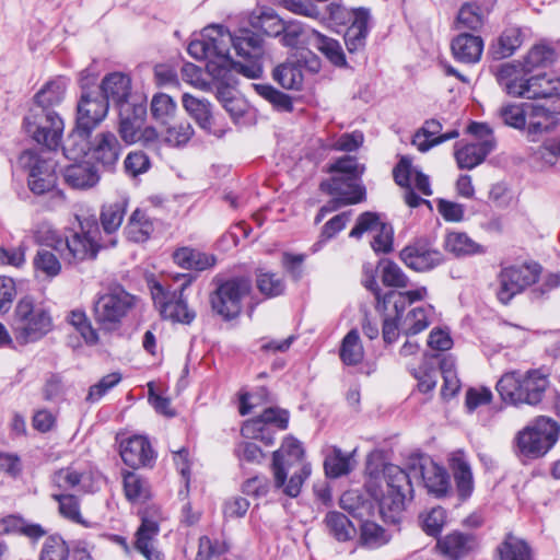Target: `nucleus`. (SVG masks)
<instances>
[{"label":"nucleus","instance_id":"16","mask_svg":"<svg viewBox=\"0 0 560 560\" xmlns=\"http://www.w3.org/2000/svg\"><path fill=\"white\" fill-rule=\"evenodd\" d=\"M320 188L334 198L320 209L316 218L317 223L326 213L335 211L341 206L359 203L365 197V188L360 180L343 178V176H332L329 180L323 182Z\"/></svg>","mask_w":560,"mask_h":560},{"label":"nucleus","instance_id":"22","mask_svg":"<svg viewBox=\"0 0 560 560\" xmlns=\"http://www.w3.org/2000/svg\"><path fill=\"white\" fill-rule=\"evenodd\" d=\"M91 159L106 171H113L121 154V145L110 131L95 136L89 148Z\"/></svg>","mask_w":560,"mask_h":560},{"label":"nucleus","instance_id":"62","mask_svg":"<svg viewBox=\"0 0 560 560\" xmlns=\"http://www.w3.org/2000/svg\"><path fill=\"white\" fill-rule=\"evenodd\" d=\"M257 288L266 296L272 298L283 293L284 282L277 273L261 271L257 275Z\"/></svg>","mask_w":560,"mask_h":560},{"label":"nucleus","instance_id":"4","mask_svg":"<svg viewBox=\"0 0 560 560\" xmlns=\"http://www.w3.org/2000/svg\"><path fill=\"white\" fill-rule=\"evenodd\" d=\"M549 385L547 372L542 369H530L503 374L497 383V390L504 401L514 406H537L542 401Z\"/></svg>","mask_w":560,"mask_h":560},{"label":"nucleus","instance_id":"8","mask_svg":"<svg viewBox=\"0 0 560 560\" xmlns=\"http://www.w3.org/2000/svg\"><path fill=\"white\" fill-rule=\"evenodd\" d=\"M230 48L233 47L242 61L231 58V67L248 79H258L262 74L264 46L259 35L249 30H241L237 34L230 33Z\"/></svg>","mask_w":560,"mask_h":560},{"label":"nucleus","instance_id":"11","mask_svg":"<svg viewBox=\"0 0 560 560\" xmlns=\"http://www.w3.org/2000/svg\"><path fill=\"white\" fill-rule=\"evenodd\" d=\"M230 32L221 25H210L203 28L201 39L188 45V54L195 59H207V63L215 60L218 63H231Z\"/></svg>","mask_w":560,"mask_h":560},{"label":"nucleus","instance_id":"2","mask_svg":"<svg viewBox=\"0 0 560 560\" xmlns=\"http://www.w3.org/2000/svg\"><path fill=\"white\" fill-rule=\"evenodd\" d=\"M38 241L70 264L93 259L101 248L107 247L96 220L92 218L80 220V231L70 237L63 238L57 231L48 229L38 235Z\"/></svg>","mask_w":560,"mask_h":560},{"label":"nucleus","instance_id":"56","mask_svg":"<svg viewBox=\"0 0 560 560\" xmlns=\"http://www.w3.org/2000/svg\"><path fill=\"white\" fill-rule=\"evenodd\" d=\"M533 159L542 167L553 166L560 160V138L546 140L534 151Z\"/></svg>","mask_w":560,"mask_h":560},{"label":"nucleus","instance_id":"64","mask_svg":"<svg viewBox=\"0 0 560 560\" xmlns=\"http://www.w3.org/2000/svg\"><path fill=\"white\" fill-rule=\"evenodd\" d=\"M85 474L74 467H66L56 471L52 476V482L60 489H72L80 486L84 480Z\"/></svg>","mask_w":560,"mask_h":560},{"label":"nucleus","instance_id":"46","mask_svg":"<svg viewBox=\"0 0 560 560\" xmlns=\"http://www.w3.org/2000/svg\"><path fill=\"white\" fill-rule=\"evenodd\" d=\"M432 311V306L428 307H415L402 317L400 313V330L407 335L412 336L421 332L429 326V312Z\"/></svg>","mask_w":560,"mask_h":560},{"label":"nucleus","instance_id":"28","mask_svg":"<svg viewBox=\"0 0 560 560\" xmlns=\"http://www.w3.org/2000/svg\"><path fill=\"white\" fill-rule=\"evenodd\" d=\"M494 139H485L464 145L456 144L455 159L459 168L471 170L481 164L494 149Z\"/></svg>","mask_w":560,"mask_h":560},{"label":"nucleus","instance_id":"52","mask_svg":"<svg viewBox=\"0 0 560 560\" xmlns=\"http://www.w3.org/2000/svg\"><path fill=\"white\" fill-rule=\"evenodd\" d=\"M523 44V32L520 27L506 28L498 39L494 54L498 58L512 56Z\"/></svg>","mask_w":560,"mask_h":560},{"label":"nucleus","instance_id":"61","mask_svg":"<svg viewBox=\"0 0 560 560\" xmlns=\"http://www.w3.org/2000/svg\"><path fill=\"white\" fill-rule=\"evenodd\" d=\"M69 548L66 541L57 536H50L44 542L39 560H68Z\"/></svg>","mask_w":560,"mask_h":560},{"label":"nucleus","instance_id":"40","mask_svg":"<svg viewBox=\"0 0 560 560\" xmlns=\"http://www.w3.org/2000/svg\"><path fill=\"white\" fill-rule=\"evenodd\" d=\"M173 258L179 267L197 271H203L215 265L214 256L189 247L177 249Z\"/></svg>","mask_w":560,"mask_h":560},{"label":"nucleus","instance_id":"5","mask_svg":"<svg viewBox=\"0 0 560 560\" xmlns=\"http://www.w3.org/2000/svg\"><path fill=\"white\" fill-rule=\"evenodd\" d=\"M109 104L96 93H82L77 105V126L62 150L68 159L85 154L91 132L105 119Z\"/></svg>","mask_w":560,"mask_h":560},{"label":"nucleus","instance_id":"35","mask_svg":"<svg viewBox=\"0 0 560 560\" xmlns=\"http://www.w3.org/2000/svg\"><path fill=\"white\" fill-rule=\"evenodd\" d=\"M159 529L156 521L143 517L141 525L137 530L136 548L148 560H163L162 555L153 547V540L159 534Z\"/></svg>","mask_w":560,"mask_h":560},{"label":"nucleus","instance_id":"3","mask_svg":"<svg viewBox=\"0 0 560 560\" xmlns=\"http://www.w3.org/2000/svg\"><path fill=\"white\" fill-rule=\"evenodd\" d=\"M273 483L284 494L296 498L304 481L311 475V466L304 458L301 443L287 438L272 456Z\"/></svg>","mask_w":560,"mask_h":560},{"label":"nucleus","instance_id":"31","mask_svg":"<svg viewBox=\"0 0 560 560\" xmlns=\"http://www.w3.org/2000/svg\"><path fill=\"white\" fill-rule=\"evenodd\" d=\"M442 130V125L435 119L427 120L423 127L416 132L412 139V144L421 152H427L432 147L441 144L445 141L455 139L459 136L457 130H452L438 136Z\"/></svg>","mask_w":560,"mask_h":560},{"label":"nucleus","instance_id":"59","mask_svg":"<svg viewBox=\"0 0 560 560\" xmlns=\"http://www.w3.org/2000/svg\"><path fill=\"white\" fill-rule=\"evenodd\" d=\"M194 136V128L188 121L168 126L164 131V141L173 147L185 145Z\"/></svg>","mask_w":560,"mask_h":560},{"label":"nucleus","instance_id":"21","mask_svg":"<svg viewBox=\"0 0 560 560\" xmlns=\"http://www.w3.org/2000/svg\"><path fill=\"white\" fill-rule=\"evenodd\" d=\"M413 477H420L428 491L440 498L450 490V477L446 470L429 457L418 458L411 466Z\"/></svg>","mask_w":560,"mask_h":560},{"label":"nucleus","instance_id":"7","mask_svg":"<svg viewBox=\"0 0 560 560\" xmlns=\"http://www.w3.org/2000/svg\"><path fill=\"white\" fill-rule=\"evenodd\" d=\"M135 305V296L120 287L100 294L93 304V317L101 329L116 330Z\"/></svg>","mask_w":560,"mask_h":560},{"label":"nucleus","instance_id":"18","mask_svg":"<svg viewBox=\"0 0 560 560\" xmlns=\"http://www.w3.org/2000/svg\"><path fill=\"white\" fill-rule=\"evenodd\" d=\"M330 15L336 22H341L346 15L351 16V24L345 33V44L350 54L362 51L369 33V12L363 9L348 12L340 5L330 4Z\"/></svg>","mask_w":560,"mask_h":560},{"label":"nucleus","instance_id":"14","mask_svg":"<svg viewBox=\"0 0 560 560\" xmlns=\"http://www.w3.org/2000/svg\"><path fill=\"white\" fill-rule=\"evenodd\" d=\"M248 279L233 278L221 283L210 296L213 312L224 319L236 317L242 310V301L250 292Z\"/></svg>","mask_w":560,"mask_h":560},{"label":"nucleus","instance_id":"45","mask_svg":"<svg viewBox=\"0 0 560 560\" xmlns=\"http://www.w3.org/2000/svg\"><path fill=\"white\" fill-rule=\"evenodd\" d=\"M354 453L355 451L345 454L340 448L334 447L324 462L326 475L330 478L348 475L354 468Z\"/></svg>","mask_w":560,"mask_h":560},{"label":"nucleus","instance_id":"57","mask_svg":"<svg viewBox=\"0 0 560 560\" xmlns=\"http://www.w3.org/2000/svg\"><path fill=\"white\" fill-rule=\"evenodd\" d=\"M176 109L177 104L170 95L158 93L152 97L151 113L155 119L165 122L175 115Z\"/></svg>","mask_w":560,"mask_h":560},{"label":"nucleus","instance_id":"17","mask_svg":"<svg viewBox=\"0 0 560 560\" xmlns=\"http://www.w3.org/2000/svg\"><path fill=\"white\" fill-rule=\"evenodd\" d=\"M541 267L536 262L504 268L500 273L498 299L508 304L514 295L537 281Z\"/></svg>","mask_w":560,"mask_h":560},{"label":"nucleus","instance_id":"23","mask_svg":"<svg viewBox=\"0 0 560 560\" xmlns=\"http://www.w3.org/2000/svg\"><path fill=\"white\" fill-rule=\"evenodd\" d=\"M400 258L408 268L415 271H427L440 265L443 255L427 243L417 242L406 246L400 252Z\"/></svg>","mask_w":560,"mask_h":560},{"label":"nucleus","instance_id":"15","mask_svg":"<svg viewBox=\"0 0 560 560\" xmlns=\"http://www.w3.org/2000/svg\"><path fill=\"white\" fill-rule=\"evenodd\" d=\"M19 165L28 173V187L42 195L50 191L56 185L55 163L35 151L26 150L19 156Z\"/></svg>","mask_w":560,"mask_h":560},{"label":"nucleus","instance_id":"39","mask_svg":"<svg viewBox=\"0 0 560 560\" xmlns=\"http://www.w3.org/2000/svg\"><path fill=\"white\" fill-rule=\"evenodd\" d=\"M308 39L331 63L337 67L346 66V56L337 39L327 37L315 30H312Z\"/></svg>","mask_w":560,"mask_h":560},{"label":"nucleus","instance_id":"42","mask_svg":"<svg viewBox=\"0 0 560 560\" xmlns=\"http://www.w3.org/2000/svg\"><path fill=\"white\" fill-rule=\"evenodd\" d=\"M451 467L459 497L462 499L468 498L474 489L470 465L462 454H457L452 457Z\"/></svg>","mask_w":560,"mask_h":560},{"label":"nucleus","instance_id":"60","mask_svg":"<svg viewBox=\"0 0 560 560\" xmlns=\"http://www.w3.org/2000/svg\"><path fill=\"white\" fill-rule=\"evenodd\" d=\"M69 323L81 334L88 343H96L98 336L91 325L86 314L81 310L72 311L68 316Z\"/></svg>","mask_w":560,"mask_h":560},{"label":"nucleus","instance_id":"33","mask_svg":"<svg viewBox=\"0 0 560 560\" xmlns=\"http://www.w3.org/2000/svg\"><path fill=\"white\" fill-rule=\"evenodd\" d=\"M67 81L63 78H56L48 81L34 96L35 108L55 110L66 95Z\"/></svg>","mask_w":560,"mask_h":560},{"label":"nucleus","instance_id":"13","mask_svg":"<svg viewBox=\"0 0 560 560\" xmlns=\"http://www.w3.org/2000/svg\"><path fill=\"white\" fill-rule=\"evenodd\" d=\"M560 425L552 419L539 417L535 423L518 434L521 451L529 456L546 454L558 441Z\"/></svg>","mask_w":560,"mask_h":560},{"label":"nucleus","instance_id":"1","mask_svg":"<svg viewBox=\"0 0 560 560\" xmlns=\"http://www.w3.org/2000/svg\"><path fill=\"white\" fill-rule=\"evenodd\" d=\"M365 488L377 501L382 517L390 523L398 522L413 492L410 475L394 464L384 465L382 470H372L369 466Z\"/></svg>","mask_w":560,"mask_h":560},{"label":"nucleus","instance_id":"6","mask_svg":"<svg viewBox=\"0 0 560 560\" xmlns=\"http://www.w3.org/2000/svg\"><path fill=\"white\" fill-rule=\"evenodd\" d=\"M12 328L20 343L34 342L51 330L52 318L45 305L23 298L14 310Z\"/></svg>","mask_w":560,"mask_h":560},{"label":"nucleus","instance_id":"25","mask_svg":"<svg viewBox=\"0 0 560 560\" xmlns=\"http://www.w3.org/2000/svg\"><path fill=\"white\" fill-rule=\"evenodd\" d=\"M145 114L147 108L142 104L120 107L119 133L126 143L131 144L141 140V127Z\"/></svg>","mask_w":560,"mask_h":560},{"label":"nucleus","instance_id":"12","mask_svg":"<svg viewBox=\"0 0 560 560\" xmlns=\"http://www.w3.org/2000/svg\"><path fill=\"white\" fill-rule=\"evenodd\" d=\"M25 128L37 143L54 150L61 140L63 120L56 110L32 107L25 117Z\"/></svg>","mask_w":560,"mask_h":560},{"label":"nucleus","instance_id":"10","mask_svg":"<svg viewBox=\"0 0 560 560\" xmlns=\"http://www.w3.org/2000/svg\"><path fill=\"white\" fill-rule=\"evenodd\" d=\"M530 72L521 62H506L499 67L497 80L509 95L528 100L547 95V90H540L545 77H530Z\"/></svg>","mask_w":560,"mask_h":560},{"label":"nucleus","instance_id":"49","mask_svg":"<svg viewBox=\"0 0 560 560\" xmlns=\"http://www.w3.org/2000/svg\"><path fill=\"white\" fill-rule=\"evenodd\" d=\"M124 490L126 498L130 502H142L150 497L147 480L132 471H128L124 475Z\"/></svg>","mask_w":560,"mask_h":560},{"label":"nucleus","instance_id":"20","mask_svg":"<svg viewBox=\"0 0 560 560\" xmlns=\"http://www.w3.org/2000/svg\"><path fill=\"white\" fill-rule=\"evenodd\" d=\"M364 232L374 233L371 245L375 252L388 253L393 246V228L380 221L376 213H362L355 226L351 230L350 236L360 237Z\"/></svg>","mask_w":560,"mask_h":560},{"label":"nucleus","instance_id":"27","mask_svg":"<svg viewBox=\"0 0 560 560\" xmlns=\"http://www.w3.org/2000/svg\"><path fill=\"white\" fill-rule=\"evenodd\" d=\"M102 96L109 104L118 105L119 108L130 107L127 102L130 94V79L120 72L107 74L101 84Z\"/></svg>","mask_w":560,"mask_h":560},{"label":"nucleus","instance_id":"26","mask_svg":"<svg viewBox=\"0 0 560 560\" xmlns=\"http://www.w3.org/2000/svg\"><path fill=\"white\" fill-rule=\"evenodd\" d=\"M232 63H218L212 60L206 65L207 72L213 79V85L217 90L219 101L223 103H233V85L235 84L234 73L235 69L231 67Z\"/></svg>","mask_w":560,"mask_h":560},{"label":"nucleus","instance_id":"43","mask_svg":"<svg viewBox=\"0 0 560 560\" xmlns=\"http://www.w3.org/2000/svg\"><path fill=\"white\" fill-rule=\"evenodd\" d=\"M324 523L328 533L340 542L353 539L357 534L352 522L340 512L332 511L327 513Z\"/></svg>","mask_w":560,"mask_h":560},{"label":"nucleus","instance_id":"63","mask_svg":"<svg viewBox=\"0 0 560 560\" xmlns=\"http://www.w3.org/2000/svg\"><path fill=\"white\" fill-rule=\"evenodd\" d=\"M34 266L47 277H56L61 270V264L57 256L46 248L38 249L34 258Z\"/></svg>","mask_w":560,"mask_h":560},{"label":"nucleus","instance_id":"48","mask_svg":"<svg viewBox=\"0 0 560 560\" xmlns=\"http://www.w3.org/2000/svg\"><path fill=\"white\" fill-rule=\"evenodd\" d=\"M500 560H530V548L527 542L513 534H508L498 547Z\"/></svg>","mask_w":560,"mask_h":560},{"label":"nucleus","instance_id":"38","mask_svg":"<svg viewBox=\"0 0 560 560\" xmlns=\"http://www.w3.org/2000/svg\"><path fill=\"white\" fill-rule=\"evenodd\" d=\"M489 11L490 9H483L477 2H466L458 10L455 25L458 30L477 31L482 27Z\"/></svg>","mask_w":560,"mask_h":560},{"label":"nucleus","instance_id":"19","mask_svg":"<svg viewBox=\"0 0 560 560\" xmlns=\"http://www.w3.org/2000/svg\"><path fill=\"white\" fill-rule=\"evenodd\" d=\"M289 413L280 408H267L257 418L247 420L242 425V435L246 439L262 441L266 445L273 443V438L269 432V425H275L279 430L288 428Z\"/></svg>","mask_w":560,"mask_h":560},{"label":"nucleus","instance_id":"54","mask_svg":"<svg viewBox=\"0 0 560 560\" xmlns=\"http://www.w3.org/2000/svg\"><path fill=\"white\" fill-rule=\"evenodd\" d=\"M328 172L332 176H343V178L360 180L364 173V165L359 164L354 156L345 155L330 164Z\"/></svg>","mask_w":560,"mask_h":560},{"label":"nucleus","instance_id":"50","mask_svg":"<svg viewBox=\"0 0 560 560\" xmlns=\"http://www.w3.org/2000/svg\"><path fill=\"white\" fill-rule=\"evenodd\" d=\"M427 295V288L422 287L416 290L406 292H388L384 295V304L393 303L397 317L400 318V313L416 301H421Z\"/></svg>","mask_w":560,"mask_h":560},{"label":"nucleus","instance_id":"34","mask_svg":"<svg viewBox=\"0 0 560 560\" xmlns=\"http://www.w3.org/2000/svg\"><path fill=\"white\" fill-rule=\"evenodd\" d=\"M483 50V42L481 37L460 34L452 42V51L454 57L465 63H475L479 61Z\"/></svg>","mask_w":560,"mask_h":560},{"label":"nucleus","instance_id":"47","mask_svg":"<svg viewBox=\"0 0 560 560\" xmlns=\"http://www.w3.org/2000/svg\"><path fill=\"white\" fill-rule=\"evenodd\" d=\"M339 355L347 365L359 364L364 357V349L357 329H351L342 339Z\"/></svg>","mask_w":560,"mask_h":560},{"label":"nucleus","instance_id":"32","mask_svg":"<svg viewBox=\"0 0 560 560\" xmlns=\"http://www.w3.org/2000/svg\"><path fill=\"white\" fill-rule=\"evenodd\" d=\"M471 535L453 532L438 540L436 547L445 557L457 560L466 557L475 548Z\"/></svg>","mask_w":560,"mask_h":560},{"label":"nucleus","instance_id":"37","mask_svg":"<svg viewBox=\"0 0 560 560\" xmlns=\"http://www.w3.org/2000/svg\"><path fill=\"white\" fill-rule=\"evenodd\" d=\"M184 109L203 130L210 131L212 126L211 105L205 98H197L189 93H184L182 97Z\"/></svg>","mask_w":560,"mask_h":560},{"label":"nucleus","instance_id":"29","mask_svg":"<svg viewBox=\"0 0 560 560\" xmlns=\"http://www.w3.org/2000/svg\"><path fill=\"white\" fill-rule=\"evenodd\" d=\"M66 183L74 189H89L100 182L98 170L89 161L68 165L63 170Z\"/></svg>","mask_w":560,"mask_h":560},{"label":"nucleus","instance_id":"53","mask_svg":"<svg viewBox=\"0 0 560 560\" xmlns=\"http://www.w3.org/2000/svg\"><path fill=\"white\" fill-rule=\"evenodd\" d=\"M527 104H504L499 108V117L509 127L524 129L527 122Z\"/></svg>","mask_w":560,"mask_h":560},{"label":"nucleus","instance_id":"24","mask_svg":"<svg viewBox=\"0 0 560 560\" xmlns=\"http://www.w3.org/2000/svg\"><path fill=\"white\" fill-rule=\"evenodd\" d=\"M120 456L132 468L151 466L155 459L154 451L145 436L133 435L120 443Z\"/></svg>","mask_w":560,"mask_h":560},{"label":"nucleus","instance_id":"36","mask_svg":"<svg viewBox=\"0 0 560 560\" xmlns=\"http://www.w3.org/2000/svg\"><path fill=\"white\" fill-rule=\"evenodd\" d=\"M547 95L538 96V102L527 104V121L550 120L560 113V97L553 95V88H548Z\"/></svg>","mask_w":560,"mask_h":560},{"label":"nucleus","instance_id":"41","mask_svg":"<svg viewBox=\"0 0 560 560\" xmlns=\"http://www.w3.org/2000/svg\"><path fill=\"white\" fill-rule=\"evenodd\" d=\"M125 231L127 238L131 242L143 243L151 236L154 225L144 211L136 209L130 215Z\"/></svg>","mask_w":560,"mask_h":560},{"label":"nucleus","instance_id":"30","mask_svg":"<svg viewBox=\"0 0 560 560\" xmlns=\"http://www.w3.org/2000/svg\"><path fill=\"white\" fill-rule=\"evenodd\" d=\"M126 200H118L112 203L104 205L102 207L100 213V222L104 234L107 236V240L105 238L107 247L116 245L117 240L116 237H114V234L121 226V223L126 214Z\"/></svg>","mask_w":560,"mask_h":560},{"label":"nucleus","instance_id":"55","mask_svg":"<svg viewBox=\"0 0 560 560\" xmlns=\"http://www.w3.org/2000/svg\"><path fill=\"white\" fill-rule=\"evenodd\" d=\"M446 248L456 255H471L482 252L481 246L466 233L452 232L445 241Z\"/></svg>","mask_w":560,"mask_h":560},{"label":"nucleus","instance_id":"44","mask_svg":"<svg viewBox=\"0 0 560 560\" xmlns=\"http://www.w3.org/2000/svg\"><path fill=\"white\" fill-rule=\"evenodd\" d=\"M392 539L390 534L373 521H365L360 526L359 544L366 549H378Z\"/></svg>","mask_w":560,"mask_h":560},{"label":"nucleus","instance_id":"9","mask_svg":"<svg viewBox=\"0 0 560 560\" xmlns=\"http://www.w3.org/2000/svg\"><path fill=\"white\" fill-rule=\"evenodd\" d=\"M189 281L182 283L178 288L171 289L161 282H152L150 290L154 306L164 319L174 323L189 325L196 317V313L188 307L184 291Z\"/></svg>","mask_w":560,"mask_h":560},{"label":"nucleus","instance_id":"51","mask_svg":"<svg viewBox=\"0 0 560 560\" xmlns=\"http://www.w3.org/2000/svg\"><path fill=\"white\" fill-rule=\"evenodd\" d=\"M273 80L288 90H299L303 82V74L294 63H282L273 70Z\"/></svg>","mask_w":560,"mask_h":560},{"label":"nucleus","instance_id":"58","mask_svg":"<svg viewBox=\"0 0 560 560\" xmlns=\"http://www.w3.org/2000/svg\"><path fill=\"white\" fill-rule=\"evenodd\" d=\"M553 59V50L545 45L534 46L521 62L529 72L540 67H546Z\"/></svg>","mask_w":560,"mask_h":560}]
</instances>
